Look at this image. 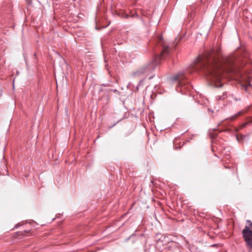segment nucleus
<instances>
[{"mask_svg": "<svg viewBox=\"0 0 252 252\" xmlns=\"http://www.w3.org/2000/svg\"><path fill=\"white\" fill-rule=\"evenodd\" d=\"M226 97V94L223 93V94L222 95H218L217 96V98L218 99H224Z\"/></svg>", "mask_w": 252, "mask_h": 252, "instance_id": "nucleus-7", "label": "nucleus"}, {"mask_svg": "<svg viewBox=\"0 0 252 252\" xmlns=\"http://www.w3.org/2000/svg\"><path fill=\"white\" fill-rule=\"evenodd\" d=\"M158 42L162 47V51L160 54L156 55L151 62L145 65L143 69V74L148 75L152 72L157 65L160 64L161 60L169 53V47L164 45L162 37L160 36L158 37Z\"/></svg>", "mask_w": 252, "mask_h": 252, "instance_id": "nucleus-2", "label": "nucleus"}, {"mask_svg": "<svg viewBox=\"0 0 252 252\" xmlns=\"http://www.w3.org/2000/svg\"><path fill=\"white\" fill-rule=\"evenodd\" d=\"M247 224L242 230L243 237L248 247L252 249V222L247 221Z\"/></svg>", "mask_w": 252, "mask_h": 252, "instance_id": "nucleus-3", "label": "nucleus"}, {"mask_svg": "<svg viewBox=\"0 0 252 252\" xmlns=\"http://www.w3.org/2000/svg\"><path fill=\"white\" fill-rule=\"evenodd\" d=\"M244 113V111H240L238 114H237L236 115H235L233 116H232L231 118H230V119L232 121H233L237 117L240 116L242 114Z\"/></svg>", "mask_w": 252, "mask_h": 252, "instance_id": "nucleus-5", "label": "nucleus"}, {"mask_svg": "<svg viewBox=\"0 0 252 252\" xmlns=\"http://www.w3.org/2000/svg\"><path fill=\"white\" fill-rule=\"evenodd\" d=\"M185 77L183 74H178L172 78L173 81H178L179 86H182L183 85V80L184 79Z\"/></svg>", "mask_w": 252, "mask_h": 252, "instance_id": "nucleus-4", "label": "nucleus"}, {"mask_svg": "<svg viewBox=\"0 0 252 252\" xmlns=\"http://www.w3.org/2000/svg\"><path fill=\"white\" fill-rule=\"evenodd\" d=\"M181 37H179V39L178 41H179L180 40H181Z\"/></svg>", "mask_w": 252, "mask_h": 252, "instance_id": "nucleus-9", "label": "nucleus"}, {"mask_svg": "<svg viewBox=\"0 0 252 252\" xmlns=\"http://www.w3.org/2000/svg\"><path fill=\"white\" fill-rule=\"evenodd\" d=\"M133 17H134V16L138 17V14L137 13H135V14L133 15Z\"/></svg>", "mask_w": 252, "mask_h": 252, "instance_id": "nucleus-8", "label": "nucleus"}, {"mask_svg": "<svg viewBox=\"0 0 252 252\" xmlns=\"http://www.w3.org/2000/svg\"><path fill=\"white\" fill-rule=\"evenodd\" d=\"M235 57H223L219 49L212 50L199 58L196 69H204L208 74L212 86L221 87L225 74L234 71Z\"/></svg>", "mask_w": 252, "mask_h": 252, "instance_id": "nucleus-1", "label": "nucleus"}, {"mask_svg": "<svg viewBox=\"0 0 252 252\" xmlns=\"http://www.w3.org/2000/svg\"><path fill=\"white\" fill-rule=\"evenodd\" d=\"M150 18L148 17L147 16H145L144 13H143V22L144 23L146 22H148Z\"/></svg>", "mask_w": 252, "mask_h": 252, "instance_id": "nucleus-6", "label": "nucleus"}]
</instances>
